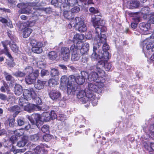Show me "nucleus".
Instances as JSON below:
<instances>
[{
  "instance_id": "obj_4",
  "label": "nucleus",
  "mask_w": 154,
  "mask_h": 154,
  "mask_svg": "<svg viewBox=\"0 0 154 154\" xmlns=\"http://www.w3.org/2000/svg\"><path fill=\"white\" fill-rule=\"evenodd\" d=\"M99 83L98 85H96L94 83H88V88L85 89L86 91L87 96L88 98L92 97V96L94 95L93 92H96L98 94L102 92L101 88L103 86L101 87V84Z\"/></svg>"
},
{
  "instance_id": "obj_50",
  "label": "nucleus",
  "mask_w": 154,
  "mask_h": 154,
  "mask_svg": "<svg viewBox=\"0 0 154 154\" xmlns=\"http://www.w3.org/2000/svg\"><path fill=\"white\" fill-rule=\"evenodd\" d=\"M14 134L17 136L20 137L23 134V132L22 131V129H18L14 131Z\"/></svg>"
},
{
  "instance_id": "obj_9",
  "label": "nucleus",
  "mask_w": 154,
  "mask_h": 154,
  "mask_svg": "<svg viewBox=\"0 0 154 154\" xmlns=\"http://www.w3.org/2000/svg\"><path fill=\"white\" fill-rule=\"evenodd\" d=\"M39 74V72L38 70H35L33 72L30 73L25 78V80L26 83L31 84L34 83Z\"/></svg>"
},
{
  "instance_id": "obj_8",
  "label": "nucleus",
  "mask_w": 154,
  "mask_h": 154,
  "mask_svg": "<svg viewBox=\"0 0 154 154\" xmlns=\"http://www.w3.org/2000/svg\"><path fill=\"white\" fill-rule=\"evenodd\" d=\"M66 86L67 92L69 94L71 93L73 94H75V92L79 90L80 88V86L74 82H69V83L67 84Z\"/></svg>"
},
{
  "instance_id": "obj_48",
  "label": "nucleus",
  "mask_w": 154,
  "mask_h": 154,
  "mask_svg": "<svg viewBox=\"0 0 154 154\" xmlns=\"http://www.w3.org/2000/svg\"><path fill=\"white\" fill-rule=\"evenodd\" d=\"M41 130L44 133H48L49 132V126L47 125H44L42 127Z\"/></svg>"
},
{
  "instance_id": "obj_38",
  "label": "nucleus",
  "mask_w": 154,
  "mask_h": 154,
  "mask_svg": "<svg viewBox=\"0 0 154 154\" xmlns=\"http://www.w3.org/2000/svg\"><path fill=\"white\" fill-rule=\"evenodd\" d=\"M4 74L6 81L11 82L14 81V78L9 73L5 71L4 72Z\"/></svg>"
},
{
  "instance_id": "obj_30",
  "label": "nucleus",
  "mask_w": 154,
  "mask_h": 154,
  "mask_svg": "<svg viewBox=\"0 0 154 154\" xmlns=\"http://www.w3.org/2000/svg\"><path fill=\"white\" fill-rule=\"evenodd\" d=\"M78 3L77 0H67L66 4H64L63 7L69 8V6H72Z\"/></svg>"
},
{
  "instance_id": "obj_52",
  "label": "nucleus",
  "mask_w": 154,
  "mask_h": 154,
  "mask_svg": "<svg viewBox=\"0 0 154 154\" xmlns=\"http://www.w3.org/2000/svg\"><path fill=\"white\" fill-rule=\"evenodd\" d=\"M103 44L102 47V49L103 52V53H104L105 52H107L106 51H108L109 49V46L108 44H107L106 43H105ZM107 52L108 53V52Z\"/></svg>"
},
{
  "instance_id": "obj_57",
  "label": "nucleus",
  "mask_w": 154,
  "mask_h": 154,
  "mask_svg": "<svg viewBox=\"0 0 154 154\" xmlns=\"http://www.w3.org/2000/svg\"><path fill=\"white\" fill-rule=\"evenodd\" d=\"M136 21H137V23H136L133 22L131 24V27L133 29H135L137 28V27L138 23L139 22V19H137L136 20Z\"/></svg>"
},
{
  "instance_id": "obj_12",
  "label": "nucleus",
  "mask_w": 154,
  "mask_h": 154,
  "mask_svg": "<svg viewBox=\"0 0 154 154\" xmlns=\"http://www.w3.org/2000/svg\"><path fill=\"white\" fill-rule=\"evenodd\" d=\"M35 2H33L32 3H29V5L32 7H28L27 8H23L21 10V13L22 14H29L32 12V9H37V7L38 3L39 2L40 0H35Z\"/></svg>"
},
{
  "instance_id": "obj_22",
  "label": "nucleus",
  "mask_w": 154,
  "mask_h": 154,
  "mask_svg": "<svg viewBox=\"0 0 154 154\" xmlns=\"http://www.w3.org/2000/svg\"><path fill=\"white\" fill-rule=\"evenodd\" d=\"M89 50V44L88 43H85L83 45L80 49V52L82 55L87 54Z\"/></svg>"
},
{
  "instance_id": "obj_40",
  "label": "nucleus",
  "mask_w": 154,
  "mask_h": 154,
  "mask_svg": "<svg viewBox=\"0 0 154 154\" xmlns=\"http://www.w3.org/2000/svg\"><path fill=\"white\" fill-rule=\"evenodd\" d=\"M59 80L53 78L50 79L48 81V84L50 86L56 85L59 83Z\"/></svg>"
},
{
  "instance_id": "obj_6",
  "label": "nucleus",
  "mask_w": 154,
  "mask_h": 154,
  "mask_svg": "<svg viewBox=\"0 0 154 154\" xmlns=\"http://www.w3.org/2000/svg\"><path fill=\"white\" fill-rule=\"evenodd\" d=\"M74 26H78L79 31L80 32H84L87 29V27L83 19L81 17H76L73 20Z\"/></svg>"
},
{
  "instance_id": "obj_62",
  "label": "nucleus",
  "mask_w": 154,
  "mask_h": 154,
  "mask_svg": "<svg viewBox=\"0 0 154 154\" xmlns=\"http://www.w3.org/2000/svg\"><path fill=\"white\" fill-rule=\"evenodd\" d=\"M51 3L52 5H54V6L57 7H58L59 5V3L58 2L57 0H52L51 1Z\"/></svg>"
},
{
  "instance_id": "obj_51",
  "label": "nucleus",
  "mask_w": 154,
  "mask_h": 154,
  "mask_svg": "<svg viewBox=\"0 0 154 154\" xmlns=\"http://www.w3.org/2000/svg\"><path fill=\"white\" fill-rule=\"evenodd\" d=\"M33 69L30 66H29L26 67L24 69V72H25L26 74L27 73H32Z\"/></svg>"
},
{
  "instance_id": "obj_36",
  "label": "nucleus",
  "mask_w": 154,
  "mask_h": 154,
  "mask_svg": "<svg viewBox=\"0 0 154 154\" xmlns=\"http://www.w3.org/2000/svg\"><path fill=\"white\" fill-rule=\"evenodd\" d=\"M9 110L12 112H14L16 115H17L20 112V107L17 106H14L8 109Z\"/></svg>"
},
{
  "instance_id": "obj_28",
  "label": "nucleus",
  "mask_w": 154,
  "mask_h": 154,
  "mask_svg": "<svg viewBox=\"0 0 154 154\" xmlns=\"http://www.w3.org/2000/svg\"><path fill=\"white\" fill-rule=\"evenodd\" d=\"M28 141V137L26 136H23L21 140L17 143L18 146L19 147L24 146L27 143Z\"/></svg>"
},
{
  "instance_id": "obj_39",
  "label": "nucleus",
  "mask_w": 154,
  "mask_h": 154,
  "mask_svg": "<svg viewBox=\"0 0 154 154\" xmlns=\"http://www.w3.org/2000/svg\"><path fill=\"white\" fill-rule=\"evenodd\" d=\"M8 42H10V47L11 49L15 53L18 52V47L17 46V45L14 43V42H12L11 43V42H9L7 41Z\"/></svg>"
},
{
  "instance_id": "obj_55",
  "label": "nucleus",
  "mask_w": 154,
  "mask_h": 154,
  "mask_svg": "<svg viewBox=\"0 0 154 154\" xmlns=\"http://www.w3.org/2000/svg\"><path fill=\"white\" fill-rule=\"evenodd\" d=\"M80 10V8L77 6H75L71 9V12L72 13H77Z\"/></svg>"
},
{
  "instance_id": "obj_16",
  "label": "nucleus",
  "mask_w": 154,
  "mask_h": 154,
  "mask_svg": "<svg viewBox=\"0 0 154 154\" xmlns=\"http://www.w3.org/2000/svg\"><path fill=\"white\" fill-rule=\"evenodd\" d=\"M2 43L4 48V49L3 50H0V54L5 53L12 61H13V57L9 52L8 49L7 47L8 45L10 44V42H8V41H5L2 42Z\"/></svg>"
},
{
  "instance_id": "obj_43",
  "label": "nucleus",
  "mask_w": 154,
  "mask_h": 154,
  "mask_svg": "<svg viewBox=\"0 0 154 154\" xmlns=\"http://www.w3.org/2000/svg\"><path fill=\"white\" fill-rule=\"evenodd\" d=\"M40 135L39 134H35L30 136L31 140L33 141H36L39 139Z\"/></svg>"
},
{
  "instance_id": "obj_27",
  "label": "nucleus",
  "mask_w": 154,
  "mask_h": 154,
  "mask_svg": "<svg viewBox=\"0 0 154 154\" xmlns=\"http://www.w3.org/2000/svg\"><path fill=\"white\" fill-rule=\"evenodd\" d=\"M65 9H63L64 11L63 13V16L66 19L68 20L72 19L71 24H70L72 25V23L74 22L73 20L74 19L72 18V13L70 11H65Z\"/></svg>"
},
{
  "instance_id": "obj_7",
  "label": "nucleus",
  "mask_w": 154,
  "mask_h": 154,
  "mask_svg": "<svg viewBox=\"0 0 154 154\" xmlns=\"http://www.w3.org/2000/svg\"><path fill=\"white\" fill-rule=\"evenodd\" d=\"M70 49L71 53V60L73 61H78L81 57L79 53V48L77 45H73L70 47Z\"/></svg>"
},
{
  "instance_id": "obj_53",
  "label": "nucleus",
  "mask_w": 154,
  "mask_h": 154,
  "mask_svg": "<svg viewBox=\"0 0 154 154\" xmlns=\"http://www.w3.org/2000/svg\"><path fill=\"white\" fill-rule=\"evenodd\" d=\"M89 75L88 73L85 71H82L81 72V75L82 77L84 78L85 79L87 77L88 78V75Z\"/></svg>"
},
{
  "instance_id": "obj_24",
  "label": "nucleus",
  "mask_w": 154,
  "mask_h": 154,
  "mask_svg": "<svg viewBox=\"0 0 154 154\" xmlns=\"http://www.w3.org/2000/svg\"><path fill=\"white\" fill-rule=\"evenodd\" d=\"M51 119L50 113L48 112H45L42 114L41 121L43 122H47Z\"/></svg>"
},
{
  "instance_id": "obj_3",
  "label": "nucleus",
  "mask_w": 154,
  "mask_h": 154,
  "mask_svg": "<svg viewBox=\"0 0 154 154\" xmlns=\"http://www.w3.org/2000/svg\"><path fill=\"white\" fill-rule=\"evenodd\" d=\"M112 67V64L108 62L105 63L103 61L98 62L97 64L94 66V69L97 71L101 75L104 76L105 75V72L103 70L104 68L107 71H109Z\"/></svg>"
},
{
  "instance_id": "obj_58",
  "label": "nucleus",
  "mask_w": 154,
  "mask_h": 154,
  "mask_svg": "<svg viewBox=\"0 0 154 154\" xmlns=\"http://www.w3.org/2000/svg\"><path fill=\"white\" fill-rule=\"evenodd\" d=\"M89 11L91 13H92L94 14H93L92 15H95V14L98 13L99 12L97 10L95 9L93 7L90 8L89 9Z\"/></svg>"
},
{
  "instance_id": "obj_1",
  "label": "nucleus",
  "mask_w": 154,
  "mask_h": 154,
  "mask_svg": "<svg viewBox=\"0 0 154 154\" xmlns=\"http://www.w3.org/2000/svg\"><path fill=\"white\" fill-rule=\"evenodd\" d=\"M100 16L98 15L93 14L92 15L91 21L93 25L95 28L96 32H104L107 30L106 27L104 26L105 21L100 19Z\"/></svg>"
},
{
  "instance_id": "obj_14",
  "label": "nucleus",
  "mask_w": 154,
  "mask_h": 154,
  "mask_svg": "<svg viewBox=\"0 0 154 154\" xmlns=\"http://www.w3.org/2000/svg\"><path fill=\"white\" fill-rule=\"evenodd\" d=\"M69 79L70 81H72V82H75L77 85H82L85 82L84 78L82 77L80 75H70L69 76Z\"/></svg>"
},
{
  "instance_id": "obj_44",
  "label": "nucleus",
  "mask_w": 154,
  "mask_h": 154,
  "mask_svg": "<svg viewBox=\"0 0 154 154\" xmlns=\"http://www.w3.org/2000/svg\"><path fill=\"white\" fill-rule=\"evenodd\" d=\"M32 50L34 52L39 54L42 51V47H32Z\"/></svg>"
},
{
  "instance_id": "obj_60",
  "label": "nucleus",
  "mask_w": 154,
  "mask_h": 154,
  "mask_svg": "<svg viewBox=\"0 0 154 154\" xmlns=\"http://www.w3.org/2000/svg\"><path fill=\"white\" fill-rule=\"evenodd\" d=\"M49 72L48 70L45 69H42L41 72V75L42 76H43L49 74Z\"/></svg>"
},
{
  "instance_id": "obj_31",
  "label": "nucleus",
  "mask_w": 154,
  "mask_h": 154,
  "mask_svg": "<svg viewBox=\"0 0 154 154\" xmlns=\"http://www.w3.org/2000/svg\"><path fill=\"white\" fill-rule=\"evenodd\" d=\"M32 31V30L31 28H25L23 32V37L25 38H27L30 35Z\"/></svg>"
},
{
  "instance_id": "obj_13",
  "label": "nucleus",
  "mask_w": 154,
  "mask_h": 154,
  "mask_svg": "<svg viewBox=\"0 0 154 154\" xmlns=\"http://www.w3.org/2000/svg\"><path fill=\"white\" fill-rule=\"evenodd\" d=\"M23 94L24 97L28 100L30 99L31 98L34 99L36 96L35 92L32 88L24 89Z\"/></svg>"
},
{
  "instance_id": "obj_18",
  "label": "nucleus",
  "mask_w": 154,
  "mask_h": 154,
  "mask_svg": "<svg viewBox=\"0 0 154 154\" xmlns=\"http://www.w3.org/2000/svg\"><path fill=\"white\" fill-rule=\"evenodd\" d=\"M24 110L29 112L36 110H41L42 108L41 106L34 104H29L25 106L24 108Z\"/></svg>"
},
{
  "instance_id": "obj_25",
  "label": "nucleus",
  "mask_w": 154,
  "mask_h": 154,
  "mask_svg": "<svg viewBox=\"0 0 154 154\" xmlns=\"http://www.w3.org/2000/svg\"><path fill=\"white\" fill-rule=\"evenodd\" d=\"M58 57V54L56 51H53L49 52L48 54V57L50 60H54Z\"/></svg>"
},
{
  "instance_id": "obj_37",
  "label": "nucleus",
  "mask_w": 154,
  "mask_h": 154,
  "mask_svg": "<svg viewBox=\"0 0 154 154\" xmlns=\"http://www.w3.org/2000/svg\"><path fill=\"white\" fill-rule=\"evenodd\" d=\"M143 130L144 131L146 134H148L149 132H154V124L152 125H151L149 128L146 127L145 126L143 127Z\"/></svg>"
},
{
  "instance_id": "obj_63",
  "label": "nucleus",
  "mask_w": 154,
  "mask_h": 154,
  "mask_svg": "<svg viewBox=\"0 0 154 154\" xmlns=\"http://www.w3.org/2000/svg\"><path fill=\"white\" fill-rule=\"evenodd\" d=\"M17 122L18 125L19 126H22L24 124V121L21 119H17Z\"/></svg>"
},
{
  "instance_id": "obj_41",
  "label": "nucleus",
  "mask_w": 154,
  "mask_h": 154,
  "mask_svg": "<svg viewBox=\"0 0 154 154\" xmlns=\"http://www.w3.org/2000/svg\"><path fill=\"white\" fill-rule=\"evenodd\" d=\"M88 101H91L92 103L94 106H95L98 102L97 99L94 95L92 97H92L88 98Z\"/></svg>"
},
{
  "instance_id": "obj_10",
  "label": "nucleus",
  "mask_w": 154,
  "mask_h": 154,
  "mask_svg": "<svg viewBox=\"0 0 154 154\" xmlns=\"http://www.w3.org/2000/svg\"><path fill=\"white\" fill-rule=\"evenodd\" d=\"M146 40L144 41L142 43L143 50L145 51V56L148 57L147 54H149L151 52L154 51V45L153 46L151 42L146 43Z\"/></svg>"
},
{
  "instance_id": "obj_35",
  "label": "nucleus",
  "mask_w": 154,
  "mask_h": 154,
  "mask_svg": "<svg viewBox=\"0 0 154 154\" xmlns=\"http://www.w3.org/2000/svg\"><path fill=\"white\" fill-rule=\"evenodd\" d=\"M28 99L24 97H21L19 100V104L21 106H26V105L28 103Z\"/></svg>"
},
{
  "instance_id": "obj_20",
  "label": "nucleus",
  "mask_w": 154,
  "mask_h": 154,
  "mask_svg": "<svg viewBox=\"0 0 154 154\" xmlns=\"http://www.w3.org/2000/svg\"><path fill=\"white\" fill-rule=\"evenodd\" d=\"M150 27V24L149 23H141L139 25L140 32L142 34H145V32L148 30Z\"/></svg>"
},
{
  "instance_id": "obj_61",
  "label": "nucleus",
  "mask_w": 154,
  "mask_h": 154,
  "mask_svg": "<svg viewBox=\"0 0 154 154\" xmlns=\"http://www.w3.org/2000/svg\"><path fill=\"white\" fill-rule=\"evenodd\" d=\"M35 103L37 104L36 105L38 106L39 105H41L42 103V101L41 99L37 97L35 98Z\"/></svg>"
},
{
  "instance_id": "obj_26",
  "label": "nucleus",
  "mask_w": 154,
  "mask_h": 154,
  "mask_svg": "<svg viewBox=\"0 0 154 154\" xmlns=\"http://www.w3.org/2000/svg\"><path fill=\"white\" fill-rule=\"evenodd\" d=\"M83 38L84 37L82 35L76 34L74 36L73 39V42L76 44L80 43Z\"/></svg>"
},
{
  "instance_id": "obj_34",
  "label": "nucleus",
  "mask_w": 154,
  "mask_h": 154,
  "mask_svg": "<svg viewBox=\"0 0 154 154\" xmlns=\"http://www.w3.org/2000/svg\"><path fill=\"white\" fill-rule=\"evenodd\" d=\"M70 82H72V81H70L69 79V76L68 78L66 75H63L62 76L60 79V83L62 84H65L67 85V84Z\"/></svg>"
},
{
  "instance_id": "obj_17",
  "label": "nucleus",
  "mask_w": 154,
  "mask_h": 154,
  "mask_svg": "<svg viewBox=\"0 0 154 154\" xmlns=\"http://www.w3.org/2000/svg\"><path fill=\"white\" fill-rule=\"evenodd\" d=\"M102 32H101V33L100 32H96V35L94 38L96 42H99L101 44L106 43V35L104 34H101Z\"/></svg>"
},
{
  "instance_id": "obj_59",
  "label": "nucleus",
  "mask_w": 154,
  "mask_h": 154,
  "mask_svg": "<svg viewBox=\"0 0 154 154\" xmlns=\"http://www.w3.org/2000/svg\"><path fill=\"white\" fill-rule=\"evenodd\" d=\"M43 138L45 141L48 142L50 140L51 136L49 134H45L43 136Z\"/></svg>"
},
{
  "instance_id": "obj_5",
  "label": "nucleus",
  "mask_w": 154,
  "mask_h": 154,
  "mask_svg": "<svg viewBox=\"0 0 154 154\" xmlns=\"http://www.w3.org/2000/svg\"><path fill=\"white\" fill-rule=\"evenodd\" d=\"M92 69L94 70V71L91 72L88 76V79L90 81H93L97 83L101 84V86H103V83L105 82V79L103 77V76L101 75L99 76L98 74L94 69V66L92 67Z\"/></svg>"
},
{
  "instance_id": "obj_56",
  "label": "nucleus",
  "mask_w": 154,
  "mask_h": 154,
  "mask_svg": "<svg viewBox=\"0 0 154 154\" xmlns=\"http://www.w3.org/2000/svg\"><path fill=\"white\" fill-rule=\"evenodd\" d=\"M148 22L149 24L150 23L154 24V13L151 14Z\"/></svg>"
},
{
  "instance_id": "obj_46",
  "label": "nucleus",
  "mask_w": 154,
  "mask_h": 154,
  "mask_svg": "<svg viewBox=\"0 0 154 154\" xmlns=\"http://www.w3.org/2000/svg\"><path fill=\"white\" fill-rule=\"evenodd\" d=\"M143 146L149 152L151 151V143L148 142H144L143 143Z\"/></svg>"
},
{
  "instance_id": "obj_15",
  "label": "nucleus",
  "mask_w": 154,
  "mask_h": 154,
  "mask_svg": "<svg viewBox=\"0 0 154 154\" xmlns=\"http://www.w3.org/2000/svg\"><path fill=\"white\" fill-rule=\"evenodd\" d=\"M60 53L64 61H67L69 59L70 50L68 48L64 47H62L60 50Z\"/></svg>"
},
{
  "instance_id": "obj_42",
  "label": "nucleus",
  "mask_w": 154,
  "mask_h": 154,
  "mask_svg": "<svg viewBox=\"0 0 154 154\" xmlns=\"http://www.w3.org/2000/svg\"><path fill=\"white\" fill-rule=\"evenodd\" d=\"M13 75L17 77H24L26 75V73L24 72H22L20 71H18L13 73Z\"/></svg>"
},
{
  "instance_id": "obj_2",
  "label": "nucleus",
  "mask_w": 154,
  "mask_h": 154,
  "mask_svg": "<svg viewBox=\"0 0 154 154\" xmlns=\"http://www.w3.org/2000/svg\"><path fill=\"white\" fill-rule=\"evenodd\" d=\"M101 44L99 42H96L95 40L94 39L93 44V53L91 55L92 58L95 59H101L106 60L108 59V53L105 52L102 53L100 52V48L101 45Z\"/></svg>"
},
{
  "instance_id": "obj_64",
  "label": "nucleus",
  "mask_w": 154,
  "mask_h": 154,
  "mask_svg": "<svg viewBox=\"0 0 154 154\" xmlns=\"http://www.w3.org/2000/svg\"><path fill=\"white\" fill-rule=\"evenodd\" d=\"M35 124L37 127L39 128L43 124V121L41 120L36 121L35 122Z\"/></svg>"
},
{
  "instance_id": "obj_33",
  "label": "nucleus",
  "mask_w": 154,
  "mask_h": 154,
  "mask_svg": "<svg viewBox=\"0 0 154 154\" xmlns=\"http://www.w3.org/2000/svg\"><path fill=\"white\" fill-rule=\"evenodd\" d=\"M31 44L32 47H42L43 43L40 42H38L35 39H32L31 41Z\"/></svg>"
},
{
  "instance_id": "obj_47",
  "label": "nucleus",
  "mask_w": 154,
  "mask_h": 154,
  "mask_svg": "<svg viewBox=\"0 0 154 154\" xmlns=\"http://www.w3.org/2000/svg\"><path fill=\"white\" fill-rule=\"evenodd\" d=\"M130 5L134 8H137L140 5V2L137 0H134L131 2Z\"/></svg>"
},
{
  "instance_id": "obj_49",
  "label": "nucleus",
  "mask_w": 154,
  "mask_h": 154,
  "mask_svg": "<svg viewBox=\"0 0 154 154\" xmlns=\"http://www.w3.org/2000/svg\"><path fill=\"white\" fill-rule=\"evenodd\" d=\"M37 9H41L42 11H44L46 14H50L52 12L51 9L50 8H37Z\"/></svg>"
},
{
  "instance_id": "obj_19",
  "label": "nucleus",
  "mask_w": 154,
  "mask_h": 154,
  "mask_svg": "<svg viewBox=\"0 0 154 154\" xmlns=\"http://www.w3.org/2000/svg\"><path fill=\"white\" fill-rule=\"evenodd\" d=\"M50 98L53 100H57L60 98L61 94L58 91L56 90H52L49 93Z\"/></svg>"
},
{
  "instance_id": "obj_11",
  "label": "nucleus",
  "mask_w": 154,
  "mask_h": 154,
  "mask_svg": "<svg viewBox=\"0 0 154 154\" xmlns=\"http://www.w3.org/2000/svg\"><path fill=\"white\" fill-rule=\"evenodd\" d=\"M77 93L76 96L78 99L80 100L83 103H86L87 101L88 100V97L87 96L86 91L85 90V91L83 90H81L80 88L79 90L77 92H75Z\"/></svg>"
},
{
  "instance_id": "obj_45",
  "label": "nucleus",
  "mask_w": 154,
  "mask_h": 154,
  "mask_svg": "<svg viewBox=\"0 0 154 154\" xmlns=\"http://www.w3.org/2000/svg\"><path fill=\"white\" fill-rule=\"evenodd\" d=\"M59 72L58 69L55 68L51 69V75L52 76H57L59 75Z\"/></svg>"
},
{
  "instance_id": "obj_32",
  "label": "nucleus",
  "mask_w": 154,
  "mask_h": 154,
  "mask_svg": "<svg viewBox=\"0 0 154 154\" xmlns=\"http://www.w3.org/2000/svg\"><path fill=\"white\" fill-rule=\"evenodd\" d=\"M44 145L43 144H41L40 145H38L33 150V152L35 154H40L42 152H43V149Z\"/></svg>"
},
{
  "instance_id": "obj_21",
  "label": "nucleus",
  "mask_w": 154,
  "mask_h": 154,
  "mask_svg": "<svg viewBox=\"0 0 154 154\" xmlns=\"http://www.w3.org/2000/svg\"><path fill=\"white\" fill-rule=\"evenodd\" d=\"M31 123L32 124H35V122L41 120V116L38 114H33L31 116H29L28 117Z\"/></svg>"
},
{
  "instance_id": "obj_29",
  "label": "nucleus",
  "mask_w": 154,
  "mask_h": 154,
  "mask_svg": "<svg viewBox=\"0 0 154 154\" xmlns=\"http://www.w3.org/2000/svg\"><path fill=\"white\" fill-rule=\"evenodd\" d=\"M23 92L22 87L20 85H16L14 87L15 94L17 95H20Z\"/></svg>"
},
{
  "instance_id": "obj_23",
  "label": "nucleus",
  "mask_w": 154,
  "mask_h": 154,
  "mask_svg": "<svg viewBox=\"0 0 154 154\" xmlns=\"http://www.w3.org/2000/svg\"><path fill=\"white\" fill-rule=\"evenodd\" d=\"M46 82L39 80H38L37 82L35 84L34 87L38 90H41L44 88V85Z\"/></svg>"
},
{
  "instance_id": "obj_54",
  "label": "nucleus",
  "mask_w": 154,
  "mask_h": 154,
  "mask_svg": "<svg viewBox=\"0 0 154 154\" xmlns=\"http://www.w3.org/2000/svg\"><path fill=\"white\" fill-rule=\"evenodd\" d=\"M50 113L51 117V119L53 120L57 118V115L54 110H52Z\"/></svg>"
}]
</instances>
